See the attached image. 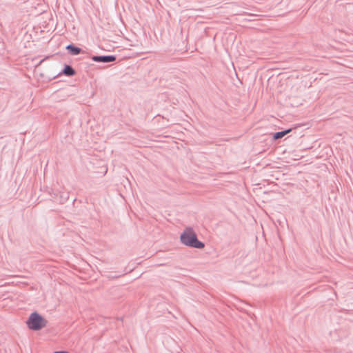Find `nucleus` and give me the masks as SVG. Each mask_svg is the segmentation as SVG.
<instances>
[{"mask_svg":"<svg viewBox=\"0 0 353 353\" xmlns=\"http://www.w3.org/2000/svg\"><path fill=\"white\" fill-rule=\"evenodd\" d=\"M54 353H69V352L67 351H56V352H54Z\"/></svg>","mask_w":353,"mask_h":353,"instance_id":"6e6552de","label":"nucleus"},{"mask_svg":"<svg viewBox=\"0 0 353 353\" xmlns=\"http://www.w3.org/2000/svg\"><path fill=\"white\" fill-rule=\"evenodd\" d=\"M28 327L32 330H40L46 326L47 321L37 312H32L27 322Z\"/></svg>","mask_w":353,"mask_h":353,"instance_id":"f03ea898","label":"nucleus"},{"mask_svg":"<svg viewBox=\"0 0 353 353\" xmlns=\"http://www.w3.org/2000/svg\"><path fill=\"white\" fill-rule=\"evenodd\" d=\"M291 129H288L283 131H279L274 134L273 137L274 139H279L282 137H283L285 135H286L288 132H291Z\"/></svg>","mask_w":353,"mask_h":353,"instance_id":"423d86ee","label":"nucleus"},{"mask_svg":"<svg viewBox=\"0 0 353 353\" xmlns=\"http://www.w3.org/2000/svg\"><path fill=\"white\" fill-rule=\"evenodd\" d=\"M64 74L67 77H72L75 74V70L74 68L70 65H65L63 69L59 74Z\"/></svg>","mask_w":353,"mask_h":353,"instance_id":"20e7f679","label":"nucleus"},{"mask_svg":"<svg viewBox=\"0 0 353 353\" xmlns=\"http://www.w3.org/2000/svg\"><path fill=\"white\" fill-rule=\"evenodd\" d=\"M61 198L63 201H67L68 199V198H69L68 194L65 193V194H63L61 195Z\"/></svg>","mask_w":353,"mask_h":353,"instance_id":"0eeeda50","label":"nucleus"},{"mask_svg":"<svg viewBox=\"0 0 353 353\" xmlns=\"http://www.w3.org/2000/svg\"><path fill=\"white\" fill-rule=\"evenodd\" d=\"M92 60L95 62L110 63L116 60V57L114 55H96L92 57Z\"/></svg>","mask_w":353,"mask_h":353,"instance_id":"7ed1b4c3","label":"nucleus"},{"mask_svg":"<svg viewBox=\"0 0 353 353\" xmlns=\"http://www.w3.org/2000/svg\"><path fill=\"white\" fill-rule=\"evenodd\" d=\"M66 50H68L69 53L72 55H77L81 53V49L73 44H69L66 46Z\"/></svg>","mask_w":353,"mask_h":353,"instance_id":"39448f33","label":"nucleus"},{"mask_svg":"<svg viewBox=\"0 0 353 353\" xmlns=\"http://www.w3.org/2000/svg\"><path fill=\"white\" fill-rule=\"evenodd\" d=\"M181 242L188 247L202 249L205 247V244L200 241L196 233L191 228H186L180 235Z\"/></svg>","mask_w":353,"mask_h":353,"instance_id":"f257e3e1","label":"nucleus"}]
</instances>
